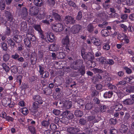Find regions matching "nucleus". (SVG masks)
Returning <instances> with one entry per match:
<instances>
[{"label": "nucleus", "mask_w": 134, "mask_h": 134, "mask_svg": "<svg viewBox=\"0 0 134 134\" xmlns=\"http://www.w3.org/2000/svg\"><path fill=\"white\" fill-rule=\"evenodd\" d=\"M127 88V87H124V88L120 87H119L118 90L114 91L116 93L118 96L120 98H122L125 95L128 94L129 93H126L125 92V90Z\"/></svg>", "instance_id": "f257e3e1"}, {"label": "nucleus", "mask_w": 134, "mask_h": 134, "mask_svg": "<svg viewBox=\"0 0 134 134\" xmlns=\"http://www.w3.org/2000/svg\"><path fill=\"white\" fill-rule=\"evenodd\" d=\"M81 54L83 58L84 59H86L89 61L94 59L93 55L91 53L84 52L82 51Z\"/></svg>", "instance_id": "f03ea898"}, {"label": "nucleus", "mask_w": 134, "mask_h": 134, "mask_svg": "<svg viewBox=\"0 0 134 134\" xmlns=\"http://www.w3.org/2000/svg\"><path fill=\"white\" fill-rule=\"evenodd\" d=\"M52 28L55 32H59L63 30L64 27L63 25L61 24L58 23L56 24H52Z\"/></svg>", "instance_id": "7ed1b4c3"}, {"label": "nucleus", "mask_w": 134, "mask_h": 134, "mask_svg": "<svg viewBox=\"0 0 134 134\" xmlns=\"http://www.w3.org/2000/svg\"><path fill=\"white\" fill-rule=\"evenodd\" d=\"M82 29V26L79 25H75L70 29L71 32L74 34L78 33Z\"/></svg>", "instance_id": "20e7f679"}, {"label": "nucleus", "mask_w": 134, "mask_h": 134, "mask_svg": "<svg viewBox=\"0 0 134 134\" xmlns=\"http://www.w3.org/2000/svg\"><path fill=\"white\" fill-rule=\"evenodd\" d=\"M38 12L39 10L37 7H30L29 13L32 16H36L38 14Z\"/></svg>", "instance_id": "39448f33"}, {"label": "nucleus", "mask_w": 134, "mask_h": 134, "mask_svg": "<svg viewBox=\"0 0 134 134\" xmlns=\"http://www.w3.org/2000/svg\"><path fill=\"white\" fill-rule=\"evenodd\" d=\"M64 21L65 23L73 24L75 22V20L73 18L70 16L67 15L65 17Z\"/></svg>", "instance_id": "423d86ee"}, {"label": "nucleus", "mask_w": 134, "mask_h": 134, "mask_svg": "<svg viewBox=\"0 0 134 134\" xmlns=\"http://www.w3.org/2000/svg\"><path fill=\"white\" fill-rule=\"evenodd\" d=\"M71 102L69 101L65 100L63 102L62 108L64 109H68L72 106Z\"/></svg>", "instance_id": "0eeeda50"}, {"label": "nucleus", "mask_w": 134, "mask_h": 134, "mask_svg": "<svg viewBox=\"0 0 134 134\" xmlns=\"http://www.w3.org/2000/svg\"><path fill=\"white\" fill-rule=\"evenodd\" d=\"M45 35L46 36V38L47 40L50 42H52L54 40L55 37L54 35L52 33L49 34L47 33H45Z\"/></svg>", "instance_id": "6e6552de"}, {"label": "nucleus", "mask_w": 134, "mask_h": 134, "mask_svg": "<svg viewBox=\"0 0 134 134\" xmlns=\"http://www.w3.org/2000/svg\"><path fill=\"white\" fill-rule=\"evenodd\" d=\"M2 102L5 105L8 104L10 108H12L13 106V105L10 104L11 100L10 98H4L2 100Z\"/></svg>", "instance_id": "1a4fd4ad"}, {"label": "nucleus", "mask_w": 134, "mask_h": 134, "mask_svg": "<svg viewBox=\"0 0 134 134\" xmlns=\"http://www.w3.org/2000/svg\"><path fill=\"white\" fill-rule=\"evenodd\" d=\"M68 132L70 134H75L77 133L79 131V129L73 127L68 128L67 129Z\"/></svg>", "instance_id": "9d476101"}, {"label": "nucleus", "mask_w": 134, "mask_h": 134, "mask_svg": "<svg viewBox=\"0 0 134 134\" xmlns=\"http://www.w3.org/2000/svg\"><path fill=\"white\" fill-rule=\"evenodd\" d=\"M33 99L34 101L38 102V104H41L43 102L42 99L41 97L38 95L34 96L33 97Z\"/></svg>", "instance_id": "9b49d317"}, {"label": "nucleus", "mask_w": 134, "mask_h": 134, "mask_svg": "<svg viewBox=\"0 0 134 134\" xmlns=\"http://www.w3.org/2000/svg\"><path fill=\"white\" fill-rule=\"evenodd\" d=\"M59 46L58 45L52 44L50 46L49 49L50 51H55L58 50Z\"/></svg>", "instance_id": "f8f14e48"}, {"label": "nucleus", "mask_w": 134, "mask_h": 134, "mask_svg": "<svg viewBox=\"0 0 134 134\" xmlns=\"http://www.w3.org/2000/svg\"><path fill=\"white\" fill-rule=\"evenodd\" d=\"M97 60L100 64H106L107 59L104 57H102L96 59Z\"/></svg>", "instance_id": "ddd939ff"}, {"label": "nucleus", "mask_w": 134, "mask_h": 134, "mask_svg": "<svg viewBox=\"0 0 134 134\" xmlns=\"http://www.w3.org/2000/svg\"><path fill=\"white\" fill-rule=\"evenodd\" d=\"M123 102L125 105H130L134 103V101L131 99L128 98L124 100Z\"/></svg>", "instance_id": "4468645a"}, {"label": "nucleus", "mask_w": 134, "mask_h": 134, "mask_svg": "<svg viewBox=\"0 0 134 134\" xmlns=\"http://www.w3.org/2000/svg\"><path fill=\"white\" fill-rule=\"evenodd\" d=\"M92 41L94 45L96 46H99L101 44L100 41L98 38H93L92 40Z\"/></svg>", "instance_id": "2eb2a0df"}, {"label": "nucleus", "mask_w": 134, "mask_h": 134, "mask_svg": "<svg viewBox=\"0 0 134 134\" xmlns=\"http://www.w3.org/2000/svg\"><path fill=\"white\" fill-rule=\"evenodd\" d=\"M21 29L23 31H25L27 30V24L25 22H23L21 23Z\"/></svg>", "instance_id": "dca6fc26"}, {"label": "nucleus", "mask_w": 134, "mask_h": 134, "mask_svg": "<svg viewBox=\"0 0 134 134\" xmlns=\"http://www.w3.org/2000/svg\"><path fill=\"white\" fill-rule=\"evenodd\" d=\"M128 129L126 126L124 124H122L120 128V131L121 132L125 133Z\"/></svg>", "instance_id": "f3484780"}, {"label": "nucleus", "mask_w": 134, "mask_h": 134, "mask_svg": "<svg viewBox=\"0 0 134 134\" xmlns=\"http://www.w3.org/2000/svg\"><path fill=\"white\" fill-rule=\"evenodd\" d=\"M62 43L63 44L68 45L69 43L68 36H67L62 40Z\"/></svg>", "instance_id": "a211bd4d"}, {"label": "nucleus", "mask_w": 134, "mask_h": 134, "mask_svg": "<svg viewBox=\"0 0 134 134\" xmlns=\"http://www.w3.org/2000/svg\"><path fill=\"white\" fill-rule=\"evenodd\" d=\"M101 34L102 36L105 37L109 35V32L107 29H104L101 31Z\"/></svg>", "instance_id": "6ab92c4d"}, {"label": "nucleus", "mask_w": 134, "mask_h": 134, "mask_svg": "<svg viewBox=\"0 0 134 134\" xmlns=\"http://www.w3.org/2000/svg\"><path fill=\"white\" fill-rule=\"evenodd\" d=\"M24 42L25 45L28 48L30 47L31 46L30 41L29 39L26 38L24 40Z\"/></svg>", "instance_id": "aec40b11"}, {"label": "nucleus", "mask_w": 134, "mask_h": 134, "mask_svg": "<svg viewBox=\"0 0 134 134\" xmlns=\"http://www.w3.org/2000/svg\"><path fill=\"white\" fill-rule=\"evenodd\" d=\"M113 94V92L111 91L106 92L104 94V97L105 98H110L111 97Z\"/></svg>", "instance_id": "412c9836"}, {"label": "nucleus", "mask_w": 134, "mask_h": 134, "mask_svg": "<svg viewBox=\"0 0 134 134\" xmlns=\"http://www.w3.org/2000/svg\"><path fill=\"white\" fill-rule=\"evenodd\" d=\"M5 16L7 18H8V20L11 21L12 20V15L8 11H6L5 12Z\"/></svg>", "instance_id": "4be33fe9"}, {"label": "nucleus", "mask_w": 134, "mask_h": 134, "mask_svg": "<svg viewBox=\"0 0 134 134\" xmlns=\"http://www.w3.org/2000/svg\"><path fill=\"white\" fill-rule=\"evenodd\" d=\"M123 106L120 103H116L115 105V109L116 111H119L122 108Z\"/></svg>", "instance_id": "5701e85b"}, {"label": "nucleus", "mask_w": 134, "mask_h": 134, "mask_svg": "<svg viewBox=\"0 0 134 134\" xmlns=\"http://www.w3.org/2000/svg\"><path fill=\"white\" fill-rule=\"evenodd\" d=\"M65 56V54L62 52L57 53V58L62 59L64 58Z\"/></svg>", "instance_id": "b1692460"}, {"label": "nucleus", "mask_w": 134, "mask_h": 134, "mask_svg": "<svg viewBox=\"0 0 134 134\" xmlns=\"http://www.w3.org/2000/svg\"><path fill=\"white\" fill-rule=\"evenodd\" d=\"M40 13L38 17L39 19L40 20L44 18L46 15V14L45 13L42 12H40Z\"/></svg>", "instance_id": "393cba45"}, {"label": "nucleus", "mask_w": 134, "mask_h": 134, "mask_svg": "<svg viewBox=\"0 0 134 134\" xmlns=\"http://www.w3.org/2000/svg\"><path fill=\"white\" fill-rule=\"evenodd\" d=\"M34 3L35 5L38 6H41L42 4V0H34Z\"/></svg>", "instance_id": "a878e982"}, {"label": "nucleus", "mask_w": 134, "mask_h": 134, "mask_svg": "<svg viewBox=\"0 0 134 134\" xmlns=\"http://www.w3.org/2000/svg\"><path fill=\"white\" fill-rule=\"evenodd\" d=\"M7 42L9 45L11 46V47H14L15 45L14 42L10 38H8L7 40Z\"/></svg>", "instance_id": "bb28decb"}, {"label": "nucleus", "mask_w": 134, "mask_h": 134, "mask_svg": "<svg viewBox=\"0 0 134 134\" xmlns=\"http://www.w3.org/2000/svg\"><path fill=\"white\" fill-rule=\"evenodd\" d=\"M44 93L46 94L49 95L52 93V90L51 89L48 88H45L44 90Z\"/></svg>", "instance_id": "cd10ccee"}, {"label": "nucleus", "mask_w": 134, "mask_h": 134, "mask_svg": "<svg viewBox=\"0 0 134 134\" xmlns=\"http://www.w3.org/2000/svg\"><path fill=\"white\" fill-rule=\"evenodd\" d=\"M49 124L50 123L49 120H43L41 122L42 125L45 127H47L49 126Z\"/></svg>", "instance_id": "c85d7f7f"}, {"label": "nucleus", "mask_w": 134, "mask_h": 134, "mask_svg": "<svg viewBox=\"0 0 134 134\" xmlns=\"http://www.w3.org/2000/svg\"><path fill=\"white\" fill-rule=\"evenodd\" d=\"M75 114L77 117H81L83 115V113L80 110H76L75 111Z\"/></svg>", "instance_id": "c756f323"}, {"label": "nucleus", "mask_w": 134, "mask_h": 134, "mask_svg": "<svg viewBox=\"0 0 134 134\" xmlns=\"http://www.w3.org/2000/svg\"><path fill=\"white\" fill-rule=\"evenodd\" d=\"M126 37V35L123 33L119 34L118 35V38L120 40H123Z\"/></svg>", "instance_id": "7c9ffc66"}, {"label": "nucleus", "mask_w": 134, "mask_h": 134, "mask_svg": "<svg viewBox=\"0 0 134 134\" xmlns=\"http://www.w3.org/2000/svg\"><path fill=\"white\" fill-rule=\"evenodd\" d=\"M77 62V66H78V69H79L81 66H83L82 64L83 63V61L82 60H79L76 61Z\"/></svg>", "instance_id": "2f4dec72"}, {"label": "nucleus", "mask_w": 134, "mask_h": 134, "mask_svg": "<svg viewBox=\"0 0 134 134\" xmlns=\"http://www.w3.org/2000/svg\"><path fill=\"white\" fill-rule=\"evenodd\" d=\"M49 17H48V16H47L46 17V19L42 20V22L46 24H48L49 21L51 22L53 20V19L52 18H50L49 19Z\"/></svg>", "instance_id": "473e14b6"}, {"label": "nucleus", "mask_w": 134, "mask_h": 134, "mask_svg": "<svg viewBox=\"0 0 134 134\" xmlns=\"http://www.w3.org/2000/svg\"><path fill=\"white\" fill-rule=\"evenodd\" d=\"M29 111L28 109L26 107H24L22 108L21 109V113L25 115H27Z\"/></svg>", "instance_id": "72a5a7b5"}, {"label": "nucleus", "mask_w": 134, "mask_h": 134, "mask_svg": "<svg viewBox=\"0 0 134 134\" xmlns=\"http://www.w3.org/2000/svg\"><path fill=\"white\" fill-rule=\"evenodd\" d=\"M2 66L3 69L6 72H8L9 71L10 69L8 66L6 64L4 63H3Z\"/></svg>", "instance_id": "f704fd0d"}, {"label": "nucleus", "mask_w": 134, "mask_h": 134, "mask_svg": "<svg viewBox=\"0 0 134 134\" xmlns=\"http://www.w3.org/2000/svg\"><path fill=\"white\" fill-rule=\"evenodd\" d=\"M39 72L40 73V75H43L44 72V68L43 66L41 65H39Z\"/></svg>", "instance_id": "c9c22d12"}, {"label": "nucleus", "mask_w": 134, "mask_h": 134, "mask_svg": "<svg viewBox=\"0 0 134 134\" xmlns=\"http://www.w3.org/2000/svg\"><path fill=\"white\" fill-rule=\"evenodd\" d=\"M93 103L91 102L87 103L85 105V108L87 110L90 109L93 107Z\"/></svg>", "instance_id": "e433bc0d"}, {"label": "nucleus", "mask_w": 134, "mask_h": 134, "mask_svg": "<svg viewBox=\"0 0 134 134\" xmlns=\"http://www.w3.org/2000/svg\"><path fill=\"white\" fill-rule=\"evenodd\" d=\"M94 27L91 24H89L87 26V30L89 32H91L93 30Z\"/></svg>", "instance_id": "4c0bfd02"}, {"label": "nucleus", "mask_w": 134, "mask_h": 134, "mask_svg": "<svg viewBox=\"0 0 134 134\" xmlns=\"http://www.w3.org/2000/svg\"><path fill=\"white\" fill-rule=\"evenodd\" d=\"M34 27L35 30L38 31V32L42 31L40 25H35L34 26Z\"/></svg>", "instance_id": "58836bf2"}, {"label": "nucleus", "mask_w": 134, "mask_h": 134, "mask_svg": "<svg viewBox=\"0 0 134 134\" xmlns=\"http://www.w3.org/2000/svg\"><path fill=\"white\" fill-rule=\"evenodd\" d=\"M13 39L15 41L17 42H20L21 40V38H20V36L19 35H15L13 37Z\"/></svg>", "instance_id": "ea45409f"}, {"label": "nucleus", "mask_w": 134, "mask_h": 134, "mask_svg": "<svg viewBox=\"0 0 134 134\" xmlns=\"http://www.w3.org/2000/svg\"><path fill=\"white\" fill-rule=\"evenodd\" d=\"M53 15L55 19L59 20H60V16L56 13H53Z\"/></svg>", "instance_id": "a19ab883"}, {"label": "nucleus", "mask_w": 134, "mask_h": 134, "mask_svg": "<svg viewBox=\"0 0 134 134\" xmlns=\"http://www.w3.org/2000/svg\"><path fill=\"white\" fill-rule=\"evenodd\" d=\"M78 69L81 74L82 75L85 73V68L84 66L83 65L82 66H81V67H80V68Z\"/></svg>", "instance_id": "79ce46f5"}, {"label": "nucleus", "mask_w": 134, "mask_h": 134, "mask_svg": "<svg viewBox=\"0 0 134 134\" xmlns=\"http://www.w3.org/2000/svg\"><path fill=\"white\" fill-rule=\"evenodd\" d=\"M123 69L125 70L126 72L128 74H130L132 72V70L127 67H124Z\"/></svg>", "instance_id": "37998d69"}, {"label": "nucleus", "mask_w": 134, "mask_h": 134, "mask_svg": "<svg viewBox=\"0 0 134 134\" xmlns=\"http://www.w3.org/2000/svg\"><path fill=\"white\" fill-rule=\"evenodd\" d=\"M110 46L109 44L104 43L103 44V48L105 50H108L110 49Z\"/></svg>", "instance_id": "c03bdc74"}, {"label": "nucleus", "mask_w": 134, "mask_h": 134, "mask_svg": "<svg viewBox=\"0 0 134 134\" xmlns=\"http://www.w3.org/2000/svg\"><path fill=\"white\" fill-rule=\"evenodd\" d=\"M53 113L55 115H58L60 114V111L58 109H54L53 110Z\"/></svg>", "instance_id": "a18cd8bd"}, {"label": "nucleus", "mask_w": 134, "mask_h": 134, "mask_svg": "<svg viewBox=\"0 0 134 134\" xmlns=\"http://www.w3.org/2000/svg\"><path fill=\"white\" fill-rule=\"evenodd\" d=\"M11 71L13 73H16L17 72L18 70L16 66H14L12 67Z\"/></svg>", "instance_id": "49530a36"}, {"label": "nucleus", "mask_w": 134, "mask_h": 134, "mask_svg": "<svg viewBox=\"0 0 134 134\" xmlns=\"http://www.w3.org/2000/svg\"><path fill=\"white\" fill-rule=\"evenodd\" d=\"M27 35V37H29L30 39L29 40H31L32 41H34L36 40V38L33 35L30 34V35Z\"/></svg>", "instance_id": "de8ad7c7"}, {"label": "nucleus", "mask_w": 134, "mask_h": 134, "mask_svg": "<svg viewBox=\"0 0 134 134\" xmlns=\"http://www.w3.org/2000/svg\"><path fill=\"white\" fill-rule=\"evenodd\" d=\"M114 63V62L113 59H109L108 60L107 59L106 64H108L110 65H113Z\"/></svg>", "instance_id": "09e8293b"}, {"label": "nucleus", "mask_w": 134, "mask_h": 134, "mask_svg": "<svg viewBox=\"0 0 134 134\" xmlns=\"http://www.w3.org/2000/svg\"><path fill=\"white\" fill-rule=\"evenodd\" d=\"M86 120L83 118L79 120L80 124L82 125H85L86 123Z\"/></svg>", "instance_id": "8fccbe9b"}, {"label": "nucleus", "mask_w": 134, "mask_h": 134, "mask_svg": "<svg viewBox=\"0 0 134 134\" xmlns=\"http://www.w3.org/2000/svg\"><path fill=\"white\" fill-rule=\"evenodd\" d=\"M39 36L42 39L44 40L46 38V37L45 36L46 35L44 34V35L43 34V32L42 31L39 32Z\"/></svg>", "instance_id": "3c124183"}, {"label": "nucleus", "mask_w": 134, "mask_h": 134, "mask_svg": "<svg viewBox=\"0 0 134 134\" xmlns=\"http://www.w3.org/2000/svg\"><path fill=\"white\" fill-rule=\"evenodd\" d=\"M76 63L77 62H76V61L74 63L72 64L71 66V67L74 69H75V70H76V69H78V66H77V64H76Z\"/></svg>", "instance_id": "603ef678"}, {"label": "nucleus", "mask_w": 134, "mask_h": 134, "mask_svg": "<svg viewBox=\"0 0 134 134\" xmlns=\"http://www.w3.org/2000/svg\"><path fill=\"white\" fill-rule=\"evenodd\" d=\"M9 59V56L8 54H5L4 55L3 57V60L5 62H7Z\"/></svg>", "instance_id": "864d4df0"}, {"label": "nucleus", "mask_w": 134, "mask_h": 134, "mask_svg": "<svg viewBox=\"0 0 134 134\" xmlns=\"http://www.w3.org/2000/svg\"><path fill=\"white\" fill-rule=\"evenodd\" d=\"M126 82L125 81H120L116 85L118 87H119V86L120 85H123L126 84ZM120 86V87H121V86Z\"/></svg>", "instance_id": "5fc2aeb1"}, {"label": "nucleus", "mask_w": 134, "mask_h": 134, "mask_svg": "<svg viewBox=\"0 0 134 134\" xmlns=\"http://www.w3.org/2000/svg\"><path fill=\"white\" fill-rule=\"evenodd\" d=\"M2 46L3 49L5 51H6L7 50V46L6 43H2Z\"/></svg>", "instance_id": "6e6d98bb"}, {"label": "nucleus", "mask_w": 134, "mask_h": 134, "mask_svg": "<svg viewBox=\"0 0 134 134\" xmlns=\"http://www.w3.org/2000/svg\"><path fill=\"white\" fill-rule=\"evenodd\" d=\"M43 51H39L38 53V56L40 58H43Z\"/></svg>", "instance_id": "4d7b16f0"}, {"label": "nucleus", "mask_w": 134, "mask_h": 134, "mask_svg": "<svg viewBox=\"0 0 134 134\" xmlns=\"http://www.w3.org/2000/svg\"><path fill=\"white\" fill-rule=\"evenodd\" d=\"M108 23L106 22H104L102 24H100L98 25V26L100 27L104 28L107 25Z\"/></svg>", "instance_id": "13d9d810"}, {"label": "nucleus", "mask_w": 134, "mask_h": 134, "mask_svg": "<svg viewBox=\"0 0 134 134\" xmlns=\"http://www.w3.org/2000/svg\"><path fill=\"white\" fill-rule=\"evenodd\" d=\"M6 120L8 121H11L13 122V121L14 119L12 117H10L9 116H6L5 119Z\"/></svg>", "instance_id": "bf43d9fd"}, {"label": "nucleus", "mask_w": 134, "mask_h": 134, "mask_svg": "<svg viewBox=\"0 0 134 134\" xmlns=\"http://www.w3.org/2000/svg\"><path fill=\"white\" fill-rule=\"evenodd\" d=\"M44 75H41L42 77L43 78H46L48 77L49 75V73L47 71H45L44 73Z\"/></svg>", "instance_id": "052dcab7"}, {"label": "nucleus", "mask_w": 134, "mask_h": 134, "mask_svg": "<svg viewBox=\"0 0 134 134\" xmlns=\"http://www.w3.org/2000/svg\"><path fill=\"white\" fill-rule=\"evenodd\" d=\"M38 107V104L34 102L33 103L32 105V108L34 110H36Z\"/></svg>", "instance_id": "680f3d73"}, {"label": "nucleus", "mask_w": 134, "mask_h": 134, "mask_svg": "<svg viewBox=\"0 0 134 134\" xmlns=\"http://www.w3.org/2000/svg\"><path fill=\"white\" fill-rule=\"evenodd\" d=\"M22 78V76L21 75L18 76L16 77L17 81L19 82L20 84H21V83Z\"/></svg>", "instance_id": "e2e57ef3"}, {"label": "nucleus", "mask_w": 134, "mask_h": 134, "mask_svg": "<svg viewBox=\"0 0 134 134\" xmlns=\"http://www.w3.org/2000/svg\"><path fill=\"white\" fill-rule=\"evenodd\" d=\"M134 3V0H127L126 4L129 5H132Z\"/></svg>", "instance_id": "0e129e2a"}, {"label": "nucleus", "mask_w": 134, "mask_h": 134, "mask_svg": "<svg viewBox=\"0 0 134 134\" xmlns=\"http://www.w3.org/2000/svg\"><path fill=\"white\" fill-rule=\"evenodd\" d=\"M82 17V14L81 12H79L78 13V15L76 17V19L77 20L81 19Z\"/></svg>", "instance_id": "69168bd1"}, {"label": "nucleus", "mask_w": 134, "mask_h": 134, "mask_svg": "<svg viewBox=\"0 0 134 134\" xmlns=\"http://www.w3.org/2000/svg\"><path fill=\"white\" fill-rule=\"evenodd\" d=\"M119 26L124 29V31H126L127 29V27L125 25L121 24L119 25Z\"/></svg>", "instance_id": "338daca9"}, {"label": "nucleus", "mask_w": 134, "mask_h": 134, "mask_svg": "<svg viewBox=\"0 0 134 134\" xmlns=\"http://www.w3.org/2000/svg\"><path fill=\"white\" fill-rule=\"evenodd\" d=\"M47 3L51 5H53L55 3L54 0H47Z\"/></svg>", "instance_id": "774afa93"}]
</instances>
